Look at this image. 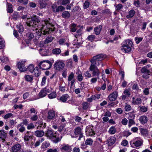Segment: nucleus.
Returning a JSON list of instances; mask_svg holds the SVG:
<instances>
[{"label": "nucleus", "mask_w": 152, "mask_h": 152, "mask_svg": "<svg viewBox=\"0 0 152 152\" xmlns=\"http://www.w3.org/2000/svg\"><path fill=\"white\" fill-rule=\"evenodd\" d=\"M31 20L26 22L27 26L35 28L36 33L39 36L42 34L45 35L54 31V26L48 20L40 22L36 15L31 17Z\"/></svg>", "instance_id": "obj_1"}, {"label": "nucleus", "mask_w": 152, "mask_h": 152, "mask_svg": "<svg viewBox=\"0 0 152 152\" xmlns=\"http://www.w3.org/2000/svg\"><path fill=\"white\" fill-rule=\"evenodd\" d=\"M143 140L139 137H136L130 142L131 146L133 148L138 149L143 145Z\"/></svg>", "instance_id": "obj_2"}, {"label": "nucleus", "mask_w": 152, "mask_h": 152, "mask_svg": "<svg viewBox=\"0 0 152 152\" xmlns=\"http://www.w3.org/2000/svg\"><path fill=\"white\" fill-rule=\"evenodd\" d=\"M132 42V41L128 39L124 41L121 47V50L125 53H128L131 51Z\"/></svg>", "instance_id": "obj_3"}, {"label": "nucleus", "mask_w": 152, "mask_h": 152, "mask_svg": "<svg viewBox=\"0 0 152 152\" xmlns=\"http://www.w3.org/2000/svg\"><path fill=\"white\" fill-rule=\"evenodd\" d=\"M56 134V133H54L53 131L51 130H48L45 133V136L50 139H52L55 143H57L60 141L61 139L59 137H56V135H55Z\"/></svg>", "instance_id": "obj_4"}, {"label": "nucleus", "mask_w": 152, "mask_h": 152, "mask_svg": "<svg viewBox=\"0 0 152 152\" xmlns=\"http://www.w3.org/2000/svg\"><path fill=\"white\" fill-rule=\"evenodd\" d=\"M106 57V55L103 53H101L93 56L91 59V64H96V62L100 61L103 60Z\"/></svg>", "instance_id": "obj_5"}, {"label": "nucleus", "mask_w": 152, "mask_h": 152, "mask_svg": "<svg viewBox=\"0 0 152 152\" xmlns=\"http://www.w3.org/2000/svg\"><path fill=\"white\" fill-rule=\"evenodd\" d=\"M52 66L51 62L49 60H44L40 62L38 66L43 70H47L50 68Z\"/></svg>", "instance_id": "obj_6"}, {"label": "nucleus", "mask_w": 152, "mask_h": 152, "mask_svg": "<svg viewBox=\"0 0 152 152\" xmlns=\"http://www.w3.org/2000/svg\"><path fill=\"white\" fill-rule=\"evenodd\" d=\"M54 69L57 71H61L63 70L65 66V64L61 60L56 61L54 65Z\"/></svg>", "instance_id": "obj_7"}, {"label": "nucleus", "mask_w": 152, "mask_h": 152, "mask_svg": "<svg viewBox=\"0 0 152 152\" xmlns=\"http://www.w3.org/2000/svg\"><path fill=\"white\" fill-rule=\"evenodd\" d=\"M96 64H91L89 67L90 70L92 72V74L93 76H96L99 77L100 72L99 69L97 67Z\"/></svg>", "instance_id": "obj_8"}, {"label": "nucleus", "mask_w": 152, "mask_h": 152, "mask_svg": "<svg viewBox=\"0 0 152 152\" xmlns=\"http://www.w3.org/2000/svg\"><path fill=\"white\" fill-rule=\"evenodd\" d=\"M30 133L31 132L30 131H27L24 134L23 139L25 143L27 145L28 144V142L29 140L33 139V136L32 134H31Z\"/></svg>", "instance_id": "obj_9"}, {"label": "nucleus", "mask_w": 152, "mask_h": 152, "mask_svg": "<svg viewBox=\"0 0 152 152\" xmlns=\"http://www.w3.org/2000/svg\"><path fill=\"white\" fill-rule=\"evenodd\" d=\"M74 133L75 137H79L78 140H80L81 138L83 136L82 129L80 127H77L75 129Z\"/></svg>", "instance_id": "obj_10"}, {"label": "nucleus", "mask_w": 152, "mask_h": 152, "mask_svg": "<svg viewBox=\"0 0 152 152\" xmlns=\"http://www.w3.org/2000/svg\"><path fill=\"white\" fill-rule=\"evenodd\" d=\"M140 71L143 74L142 76L143 78L147 79L149 77L150 72L149 70L144 67L141 69Z\"/></svg>", "instance_id": "obj_11"}, {"label": "nucleus", "mask_w": 152, "mask_h": 152, "mask_svg": "<svg viewBox=\"0 0 152 152\" xmlns=\"http://www.w3.org/2000/svg\"><path fill=\"white\" fill-rule=\"evenodd\" d=\"M50 91V90L48 87L43 88L40 92L39 94V96L41 98L45 96L47 94V93H49Z\"/></svg>", "instance_id": "obj_12"}, {"label": "nucleus", "mask_w": 152, "mask_h": 152, "mask_svg": "<svg viewBox=\"0 0 152 152\" xmlns=\"http://www.w3.org/2000/svg\"><path fill=\"white\" fill-rule=\"evenodd\" d=\"M25 61H20L17 64L18 68L21 72H24L26 71V68L25 65Z\"/></svg>", "instance_id": "obj_13"}, {"label": "nucleus", "mask_w": 152, "mask_h": 152, "mask_svg": "<svg viewBox=\"0 0 152 152\" xmlns=\"http://www.w3.org/2000/svg\"><path fill=\"white\" fill-rule=\"evenodd\" d=\"M118 93L116 91H114L110 94L108 96V98L110 101H115L118 96Z\"/></svg>", "instance_id": "obj_14"}, {"label": "nucleus", "mask_w": 152, "mask_h": 152, "mask_svg": "<svg viewBox=\"0 0 152 152\" xmlns=\"http://www.w3.org/2000/svg\"><path fill=\"white\" fill-rule=\"evenodd\" d=\"M7 136V133L5 132L4 130H0V139L1 140L2 142L4 143L5 142V139Z\"/></svg>", "instance_id": "obj_15"}, {"label": "nucleus", "mask_w": 152, "mask_h": 152, "mask_svg": "<svg viewBox=\"0 0 152 152\" xmlns=\"http://www.w3.org/2000/svg\"><path fill=\"white\" fill-rule=\"evenodd\" d=\"M55 115V112L53 110H50L48 112L47 118L48 119L51 120L54 117Z\"/></svg>", "instance_id": "obj_16"}, {"label": "nucleus", "mask_w": 152, "mask_h": 152, "mask_svg": "<svg viewBox=\"0 0 152 152\" xmlns=\"http://www.w3.org/2000/svg\"><path fill=\"white\" fill-rule=\"evenodd\" d=\"M21 148V146L20 144H15L12 147V151L13 152H17L20 150Z\"/></svg>", "instance_id": "obj_17"}, {"label": "nucleus", "mask_w": 152, "mask_h": 152, "mask_svg": "<svg viewBox=\"0 0 152 152\" xmlns=\"http://www.w3.org/2000/svg\"><path fill=\"white\" fill-rule=\"evenodd\" d=\"M60 150L61 151L64 150L68 152H70L72 151L71 147L68 144H63L62 147L60 148Z\"/></svg>", "instance_id": "obj_18"}, {"label": "nucleus", "mask_w": 152, "mask_h": 152, "mask_svg": "<svg viewBox=\"0 0 152 152\" xmlns=\"http://www.w3.org/2000/svg\"><path fill=\"white\" fill-rule=\"evenodd\" d=\"M139 120L142 124H144L147 123L148 118L146 116L142 115L140 117Z\"/></svg>", "instance_id": "obj_19"}, {"label": "nucleus", "mask_w": 152, "mask_h": 152, "mask_svg": "<svg viewBox=\"0 0 152 152\" xmlns=\"http://www.w3.org/2000/svg\"><path fill=\"white\" fill-rule=\"evenodd\" d=\"M116 138L114 137H111L108 138L107 142L108 145L111 146L115 142Z\"/></svg>", "instance_id": "obj_20"}, {"label": "nucleus", "mask_w": 152, "mask_h": 152, "mask_svg": "<svg viewBox=\"0 0 152 152\" xmlns=\"http://www.w3.org/2000/svg\"><path fill=\"white\" fill-rule=\"evenodd\" d=\"M45 134V132L43 130H37L34 132V135L37 137H41Z\"/></svg>", "instance_id": "obj_21"}, {"label": "nucleus", "mask_w": 152, "mask_h": 152, "mask_svg": "<svg viewBox=\"0 0 152 152\" xmlns=\"http://www.w3.org/2000/svg\"><path fill=\"white\" fill-rule=\"evenodd\" d=\"M135 13V12L134 10L132 9L129 11L128 14L126 16V18L127 19L133 17Z\"/></svg>", "instance_id": "obj_22"}, {"label": "nucleus", "mask_w": 152, "mask_h": 152, "mask_svg": "<svg viewBox=\"0 0 152 152\" xmlns=\"http://www.w3.org/2000/svg\"><path fill=\"white\" fill-rule=\"evenodd\" d=\"M76 74L77 75V77L78 80L79 81H82L83 79V77L82 76L81 71L78 70L76 72Z\"/></svg>", "instance_id": "obj_23"}, {"label": "nucleus", "mask_w": 152, "mask_h": 152, "mask_svg": "<svg viewBox=\"0 0 152 152\" xmlns=\"http://www.w3.org/2000/svg\"><path fill=\"white\" fill-rule=\"evenodd\" d=\"M26 36L27 37L28 39L27 41H26V43L28 44L29 42V41L31 40L34 37V35L33 33H28L26 34Z\"/></svg>", "instance_id": "obj_24"}, {"label": "nucleus", "mask_w": 152, "mask_h": 152, "mask_svg": "<svg viewBox=\"0 0 152 152\" xmlns=\"http://www.w3.org/2000/svg\"><path fill=\"white\" fill-rule=\"evenodd\" d=\"M17 128L20 132H23L25 130V128L22 123L18 124L17 126Z\"/></svg>", "instance_id": "obj_25"}, {"label": "nucleus", "mask_w": 152, "mask_h": 152, "mask_svg": "<svg viewBox=\"0 0 152 152\" xmlns=\"http://www.w3.org/2000/svg\"><path fill=\"white\" fill-rule=\"evenodd\" d=\"M102 26L101 25H99L97 27L95 28L94 29V31L95 32V34L98 35L100 34L101 31L102 30Z\"/></svg>", "instance_id": "obj_26"}, {"label": "nucleus", "mask_w": 152, "mask_h": 152, "mask_svg": "<svg viewBox=\"0 0 152 152\" xmlns=\"http://www.w3.org/2000/svg\"><path fill=\"white\" fill-rule=\"evenodd\" d=\"M134 98H133V99H134L132 102L133 104H141L142 102L141 99L140 98H137L135 100H134Z\"/></svg>", "instance_id": "obj_27"}, {"label": "nucleus", "mask_w": 152, "mask_h": 152, "mask_svg": "<svg viewBox=\"0 0 152 152\" xmlns=\"http://www.w3.org/2000/svg\"><path fill=\"white\" fill-rule=\"evenodd\" d=\"M69 97V95L68 94H64L60 98V100L63 102H65L67 100V99Z\"/></svg>", "instance_id": "obj_28"}, {"label": "nucleus", "mask_w": 152, "mask_h": 152, "mask_svg": "<svg viewBox=\"0 0 152 152\" xmlns=\"http://www.w3.org/2000/svg\"><path fill=\"white\" fill-rule=\"evenodd\" d=\"M7 7L8 12L10 13H12L13 12V10L12 9V5L10 3H7Z\"/></svg>", "instance_id": "obj_29"}, {"label": "nucleus", "mask_w": 152, "mask_h": 152, "mask_svg": "<svg viewBox=\"0 0 152 152\" xmlns=\"http://www.w3.org/2000/svg\"><path fill=\"white\" fill-rule=\"evenodd\" d=\"M34 74L36 77H38L41 74V71L39 69L38 67H36L33 71Z\"/></svg>", "instance_id": "obj_30"}, {"label": "nucleus", "mask_w": 152, "mask_h": 152, "mask_svg": "<svg viewBox=\"0 0 152 152\" xmlns=\"http://www.w3.org/2000/svg\"><path fill=\"white\" fill-rule=\"evenodd\" d=\"M138 108H139V111L141 112H146L148 110L147 106H139Z\"/></svg>", "instance_id": "obj_31"}, {"label": "nucleus", "mask_w": 152, "mask_h": 152, "mask_svg": "<svg viewBox=\"0 0 152 152\" xmlns=\"http://www.w3.org/2000/svg\"><path fill=\"white\" fill-rule=\"evenodd\" d=\"M76 25L74 23L72 24L70 26V31L74 32L76 31Z\"/></svg>", "instance_id": "obj_32"}, {"label": "nucleus", "mask_w": 152, "mask_h": 152, "mask_svg": "<svg viewBox=\"0 0 152 152\" xmlns=\"http://www.w3.org/2000/svg\"><path fill=\"white\" fill-rule=\"evenodd\" d=\"M116 132V129L115 127L114 126H112L109 129L108 132L111 134H114Z\"/></svg>", "instance_id": "obj_33"}, {"label": "nucleus", "mask_w": 152, "mask_h": 152, "mask_svg": "<svg viewBox=\"0 0 152 152\" xmlns=\"http://www.w3.org/2000/svg\"><path fill=\"white\" fill-rule=\"evenodd\" d=\"M25 80L27 81L31 82L33 80V77L32 75H26L24 77Z\"/></svg>", "instance_id": "obj_34"}, {"label": "nucleus", "mask_w": 152, "mask_h": 152, "mask_svg": "<svg viewBox=\"0 0 152 152\" xmlns=\"http://www.w3.org/2000/svg\"><path fill=\"white\" fill-rule=\"evenodd\" d=\"M57 96L56 92L53 91L48 95V97L50 99H53L55 98Z\"/></svg>", "instance_id": "obj_35"}, {"label": "nucleus", "mask_w": 152, "mask_h": 152, "mask_svg": "<svg viewBox=\"0 0 152 152\" xmlns=\"http://www.w3.org/2000/svg\"><path fill=\"white\" fill-rule=\"evenodd\" d=\"M16 27L19 32L21 34L22 33L24 30V27L23 26L20 24L19 26L17 25Z\"/></svg>", "instance_id": "obj_36"}, {"label": "nucleus", "mask_w": 152, "mask_h": 152, "mask_svg": "<svg viewBox=\"0 0 152 152\" xmlns=\"http://www.w3.org/2000/svg\"><path fill=\"white\" fill-rule=\"evenodd\" d=\"M61 49L58 48H55L52 50V53L54 54L59 55L61 53Z\"/></svg>", "instance_id": "obj_37"}, {"label": "nucleus", "mask_w": 152, "mask_h": 152, "mask_svg": "<svg viewBox=\"0 0 152 152\" xmlns=\"http://www.w3.org/2000/svg\"><path fill=\"white\" fill-rule=\"evenodd\" d=\"M62 16L63 18H68L70 16V14L68 11H64L63 12Z\"/></svg>", "instance_id": "obj_38"}, {"label": "nucleus", "mask_w": 152, "mask_h": 152, "mask_svg": "<svg viewBox=\"0 0 152 152\" xmlns=\"http://www.w3.org/2000/svg\"><path fill=\"white\" fill-rule=\"evenodd\" d=\"M26 70L28 71L31 73H33L35 68L33 65L32 64H31L28 66L27 68H26Z\"/></svg>", "instance_id": "obj_39"}, {"label": "nucleus", "mask_w": 152, "mask_h": 152, "mask_svg": "<svg viewBox=\"0 0 152 152\" xmlns=\"http://www.w3.org/2000/svg\"><path fill=\"white\" fill-rule=\"evenodd\" d=\"M49 145V143L48 142L45 141L42 144L41 148L43 149L45 148L48 147Z\"/></svg>", "instance_id": "obj_40"}, {"label": "nucleus", "mask_w": 152, "mask_h": 152, "mask_svg": "<svg viewBox=\"0 0 152 152\" xmlns=\"http://www.w3.org/2000/svg\"><path fill=\"white\" fill-rule=\"evenodd\" d=\"M53 39V38L52 37H48L46 38L45 41V44H48L51 42Z\"/></svg>", "instance_id": "obj_41"}, {"label": "nucleus", "mask_w": 152, "mask_h": 152, "mask_svg": "<svg viewBox=\"0 0 152 152\" xmlns=\"http://www.w3.org/2000/svg\"><path fill=\"white\" fill-rule=\"evenodd\" d=\"M143 39V38L142 37H137L134 38V40L136 43L138 44Z\"/></svg>", "instance_id": "obj_42"}, {"label": "nucleus", "mask_w": 152, "mask_h": 152, "mask_svg": "<svg viewBox=\"0 0 152 152\" xmlns=\"http://www.w3.org/2000/svg\"><path fill=\"white\" fill-rule=\"evenodd\" d=\"M135 113V111H134L132 112L129 113H128L129 115V116L128 118V119H134L135 116L134 113Z\"/></svg>", "instance_id": "obj_43"}, {"label": "nucleus", "mask_w": 152, "mask_h": 152, "mask_svg": "<svg viewBox=\"0 0 152 152\" xmlns=\"http://www.w3.org/2000/svg\"><path fill=\"white\" fill-rule=\"evenodd\" d=\"M5 46V41L4 40L0 38V49H2Z\"/></svg>", "instance_id": "obj_44"}, {"label": "nucleus", "mask_w": 152, "mask_h": 152, "mask_svg": "<svg viewBox=\"0 0 152 152\" xmlns=\"http://www.w3.org/2000/svg\"><path fill=\"white\" fill-rule=\"evenodd\" d=\"M93 140L91 139L88 138L85 142V144L87 145H91L92 144Z\"/></svg>", "instance_id": "obj_45"}, {"label": "nucleus", "mask_w": 152, "mask_h": 152, "mask_svg": "<svg viewBox=\"0 0 152 152\" xmlns=\"http://www.w3.org/2000/svg\"><path fill=\"white\" fill-rule=\"evenodd\" d=\"M132 108L131 105L129 104H126L124 107L125 110L126 112H129L131 110Z\"/></svg>", "instance_id": "obj_46"}, {"label": "nucleus", "mask_w": 152, "mask_h": 152, "mask_svg": "<svg viewBox=\"0 0 152 152\" xmlns=\"http://www.w3.org/2000/svg\"><path fill=\"white\" fill-rule=\"evenodd\" d=\"M74 74L73 72H72L68 77V80L70 81L71 80H74Z\"/></svg>", "instance_id": "obj_47"}, {"label": "nucleus", "mask_w": 152, "mask_h": 152, "mask_svg": "<svg viewBox=\"0 0 152 152\" xmlns=\"http://www.w3.org/2000/svg\"><path fill=\"white\" fill-rule=\"evenodd\" d=\"M129 120V124L128 126L130 127L133 124H135L134 119H128Z\"/></svg>", "instance_id": "obj_48"}, {"label": "nucleus", "mask_w": 152, "mask_h": 152, "mask_svg": "<svg viewBox=\"0 0 152 152\" xmlns=\"http://www.w3.org/2000/svg\"><path fill=\"white\" fill-rule=\"evenodd\" d=\"M123 8V6L121 4H118L115 6V10L116 11H119L121 9Z\"/></svg>", "instance_id": "obj_49"}, {"label": "nucleus", "mask_w": 152, "mask_h": 152, "mask_svg": "<svg viewBox=\"0 0 152 152\" xmlns=\"http://www.w3.org/2000/svg\"><path fill=\"white\" fill-rule=\"evenodd\" d=\"M82 34V30L81 29H79L77 30L76 33L74 34V36L77 38V37L81 36Z\"/></svg>", "instance_id": "obj_50"}, {"label": "nucleus", "mask_w": 152, "mask_h": 152, "mask_svg": "<svg viewBox=\"0 0 152 152\" xmlns=\"http://www.w3.org/2000/svg\"><path fill=\"white\" fill-rule=\"evenodd\" d=\"M86 131L87 132L89 133V134L90 136H92L95 134L94 132L91 129H87Z\"/></svg>", "instance_id": "obj_51"}, {"label": "nucleus", "mask_w": 152, "mask_h": 152, "mask_svg": "<svg viewBox=\"0 0 152 152\" xmlns=\"http://www.w3.org/2000/svg\"><path fill=\"white\" fill-rule=\"evenodd\" d=\"M123 94L126 95V96H128V97H129L130 95L129 91L127 89H126L124 91Z\"/></svg>", "instance_id": "obj_52"}, {"label": "nucleus", "mask_w": 152, "mask_h": 152, "mask_svg": "<svg viewBox=\"0 0 152 152\" xmlns=\"http://www.w3.org/2000/svg\"><path fill=\"white\" fill-rule=\"evenodd\" d=\"M34 128L35 126L34 124L32 123H31L30 124H28L27 127V129L28 130L32 129Z\"/></svg>", "instance_id": "obj_53"}, {"label": "nucleus", "mask_w": 152, "mask_h": 152, "mask_svg": "<svg viewBox=\"0 0 152 152\" xmlns=\"http://www.w3.org/2000/svg\"><path fill=\"white\" fill-rule=\"evenodd\" d=\"M70 1V0H62L61 4L63 5H66L69 4Z\"/></svg>", "instance_id": "obj_54"}, {"label": "nucleus", "mask_w": 152, "mask_h": 152, "mask_svg": "<svg viewBox=\"0 0 152 152\" xmlns=\"http://www.w3.org/2000/svg\"><path fill=\"white\" fill-rule=\"evenodd\" d=\"M99 77H96L93 78L90 81L91 83H95L97 81V79H99Z\"/></svg>", "instance_id": "obj_55"}, {"label": "nucleus", "mask_w": 152, "mask_h": 152, "mask_svg": "<svg viewBox=\"0 0 152 152\" xmlns=\"http://www.w3.org/2000/svg\"><path fill=\"white\" fill-rule=\"evenodd\" d=\"M12 115L13 114L12 113H8L5 115L3 117L5 119H6L10 118Z\"/></svg>", "instance_id": "obj_56"}, {"label": "nucleus", "mask_w": 152, "mask_h": 152, "mask_svg": "<svg viewBox=\"0 0 152 152\" xmlns=\"http://www.w3.org/2000/svg\"><path fill=\"white\" fill-rule=\"evenodd\" d=\"M23 107V106L21 104H20L19 105L15 104L13 106V108L15 110H16L18 108L20 109H21Z\"/></svg>", "instance_id": "obj_57"}, {"label": "nucleus", "mask_w": 152, "mask_h": 152, "mask_svg": "<svg viewBox=\"0 0 152 152\" xmlns=\"http://www.w3.org/2000/svg\"><path fill=\"white\" fill-rule=\"evenodd\" d=\"M95 38V36L93 35H91L88 37L87 39L90 41H92Z\"/></svg>", "instance_id": "obj_58"}, {"label": "nucleus", "mask_w": 152, "mask_h": 152, "mask_svg": "<svg viewBox=\"0 0 152 152\" xmlns=\"http://www.w3.org/2000/svg\"><path fill=\"white\" fill-rule=\"evenodd\" d=\"M65 8L62 6H59L56 9V12H58L59 11H62L64 10Z\"/></svg>", "instance_id": "obj_59"}, {"label": "nucleus", "mask_w": 152, "mask_h": 152, "mask_svg": "<svg viewBox=\"0 0 152 152\" xmlns=\"http://www.w3.org/2000/svg\"><path fill=\"white\" fill-rule=\"evenodd\" d=\"M66 41V40L63 38H61L59 40L58 42L59 44L60 45H63L65 42Z\"/></svg>", "instance_id": "obj_60"}, {"label": "nucleus", "mask_w": 152, "mask_h": 152, "mask_svg": "<svg viewBox=\"0 0 152 152\" xmlns=\"http://www.w3.org/2000/svg\"><path fill=\"white\" fill-rule=\"evenodd\" d=\"M90 4L89 2L88 1H86L84 4L83 8L84 9H87L88 8Z\"/></svg>", "instance_id": "obj_61"}, {"label": "nucleus", "mask_w": 152, "mask_h": 152, "mask_svg": "<svg viewBox=\"0 0 152 152\" xmlns=\"http://www.w3.org/2000/svg\"><path fill=\"white\" fill-rule=\"evenodd\" d=\"M133 4L137 7H140V1L139 0L134 1Z\"/></svg>", "instance_id": "obj_62"}, {"label": "nucleus", "mask_w": 152, "mask_h": 152, "mask_svg": "<svg viewBox=\"0 0 152 152\" xmlns=\"http://www.w3.org/2000/svg\"><path fill=\"white\" fill-rule=\"evenodd\" d=\"M92 98L94 100L96 99H98L100 97V95L99 94H96L95 95H92Z\"/></svg>", "instance_id": "obj_63"}, {"label": "nucleus", "mask_w": 152, "mask_h": 152, "mask_svg": "<svg viewBox=\"0 0 152 152\" xmlns=\"http://www.w3.org/2000/svg\"><path fill=\"white\" fill-rule=\"evenodd\" d=\"M18 1L24 4H26L28 2V0H18Z\"/></svg>", "instance_id": "obj_64"}]
</instances>
